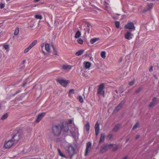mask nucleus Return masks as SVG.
I'll use <instances>...</instances> for the list:
<instances>
[{"label":"nucleus","mask_w":159,"mask_h":159,"mask_svg":"<svg viewBox=\"0 0 159 159\" xmlns=\"http://www.w3.org/2000/svg\"><path fill=\"white\" fill-rule=\"evenodd\" d=\"M52 132L55 136L59 135L61 132V125L60 124L53 125L52 127Z\"/></svg>","instance_id":"f257e3e1"},{"label":"nucleus","mask_w":159,"mask_h":159,"mask_svg":"<svg viewBox=\"0 0 159 159\" xmlns=\"http://www.w3.org/2000/svg\"><path fill=\"white\" fill-rule=\"evenodd\" d=\"M22 133L20 129L17 130L13 133L12 136V139L15 142H17L21 137Z\"/></svg>","instance_id":"f03ea898"},{"label":"nucleus","mask_w":159,"mask_h":159,"mask_svg":"<svg viewBox=\"0 0 159 159\" xmlns=\"http://www.w3.org/2000/svg\"><path fill=\"white\" fill-rule=\"evenodd\" d=\"M66 153H68L69 156L71 157L74 153V147L70 145L68 146Z\"/></svg>","instance_id":"7ed1b4c3"},{"label":"nucleus","mask_w":159,"mask_h":159,"mask_svg":"<svg viewBox=\"0 0 159 159\" xmlns=\"http://www.w3.org/2000/svg\"><path fill=\"white\" fill-rule=\"evenodd\" d=\"M57 82L64 87H66L69 81L62 79H58L56 80Z\"/></svg>","instance_id":"20e7f679"},{"label":"nucleus","mask_w":159,"mask_h":159,"mask_svg":"<svg viewBox=\"0 0 159 159\" xmlns=\"http://www.w3.org/2000/svg\"><path fill=\"white\" fill-rule=\"evenodd\" d=\"M125 28L129 30V31H132V30H135V27L134 26V24L131 22H129L126 24L125 25Z\"/></svg>","instance_id":"39448f33"},{"label":"nucleus","mask_w":159,"mask_h":159,"mask_svg":"<svg viewBox=\"0 0 159 159\" xmlns=\"http://www.w3.org/2000/svg\"><path fill=\"white\" fill-rule=\"evenodd\" d=\"M15 143L12 140L5 142L4 144V147L6 148H10Z\"/></svg>","instance_id":"423d86ee"},{"label":"nucleus","mask_w":159,"mask_h":159,"mask_svg":"<svg viewBox=\"0 0 159 159\" xmlns=\"http://www.w3.org/2000/svg\"><path fill=\"white\" fill-rule=\"evenodd\" d=\"M131 31H128L125 34L124 37L125 39L129 40L133 38L134 35L131 33Z\"/></svg>","instance_id":"0eeeda50"},{"label":"nucleus","mask_w":159,"mask_h":159,"mask_svg":"<svg viewBox=\"0 0 159 159\" xmlns=\"http://www.w3.org/2000/svg\"><path fill=\"white\" fill-rule=\"evenodd\" d=\"M61 125V131L67 132L69 130V125L67 123H63Z\"/></svg>","instance_id":"6e6552de"},{"label":"nucleus","mask_w":159,"mask_h":159,"mask_svg":"<svg viewBox=\"0 0 159 159\" xmlns=\"http://www.w3.org/2000/svg\"><path fill=\"white\" fill-rule=\"evenodd\" d=\"M113 145L112 144H106L100 150V152L101 153H103L106 151L109 148L112 146Z\"/></svg>","instance_id":"1a4fd4ad"},{"label":"nucleus","mask_w":159,"mask_h":159,"mask_svg":"<svg viewBox=\"0 0 159 159\" xmlns=\"http://www.w3.org/2000/svg\"><path fill=\"white\" fill-rule=\"evenodd\" d=\"M91 143L90 142H89L86 144V148L85 152L84 154L85 156H87L89 152L90 149L91 148Z\"/></svg>","instance_id":"9d476101"},{"label":"nucleus","mask_w":159,"mask_h":159,"mask_svg":"<svg viewBox=\"0 0 159 159\" xmlns=\"http://www.w3.org/2000/svg\"><path fill=\"white\" fill-rule=\"evenodd\" d=\"M104 88V85L103 84H101L100 85L98 91V93L100 95L103 94L104 91L103 89Z\"/></svg>","instance_id":"9b49d317"},{"label":"nucleus","mask_w":159,"mask_h":159,"mask_svg":"<svg viewBox=\"0 0 159 159\" xmlns=\"http://www.w3.org/2000/svg\"><path fill=\"white\" fill-rule=\"evenodd\" d=\"M45 113L43 112L39 114L37 116L35 121L37 122H39L42 119L43 117L45 116Z\"/></svg>","instance_id":"f8f14e48"},{"label":"nucleus","mask_w":159,"mask_h":159,"mask_svg":"<svg viewBox=\"0 0 159 159\" xmlns=\"http://www.w3.org/2000/svg\"><path fill=\"white\" fill-rule=\"evenodd\" d=\"M125 102L124 101H122L121 102L119 105L116 107L114 111L116 112L118 111L122 107L123 105L125 103Z\"/></svg>","instance_id":"ddd939ff"},{"label":"nucleus","mask_w":159,"mask_h":159,"mask_svg":"<svg viewBox=\"0 0 159 159\" xmlns=\"http://www.w3.org/2000/svg\"><path fill=\"white\" fill-rule=\"evenodd\" d=\"M95 130L96 135L97 136L99 134V124L98 121L95 125Z\"/></svg>","instance_id":"4468645a"},{"label":"nucleus","mask_w":159,"mask_h":159,"mask_svg":"<svg viewBox=\"0 0 159 159\" xmlns=\"http://www.w3.org/2000/svg\"><path fill=\"white\" fill-rule=\"evenodd\" d=\"M153 4L152 3H150L143 10L144 11H146L151 10L153 7Z\"/></svg>","instance_id":"2eb2a0df"},{"label":"nucleus","mask_w":159,"mask_h":159,"mask_svg":"<svg viewBox=\"0 0 159 159\" xmlns=\"http://www.w3.org/2000/svg\"><path fill=\"white\" fill-rule=\"evenodd\" d=\"M84 67L86 69L89 68L91 65V63L89 62L85 61L84 62Z\"/></svg>","instance_id":"dca6fc26"},{"label":"nucleus","mask_w":159,"mask_h":159,"mask_svg":"<svg viewBox=\"0 0 159 159\" xmlns=\"http://www.w3.org/2000/svg\"><path fill=\"white\" fill-rule=\"evenodd\" d=\"M121 125L120 124H118L116 125L113 129V131L114 132H116L119 129Z\"/></svg>","instance_id":"f3484780"},{"label":"nucleus","mask_w":159,"mask_h":159,"mask_svg":"<svg viewBox=\"0 0 159 159\" xmlns=\"http://www.w3.org/2000/svg\"><path fill=\"white\" fill-rule=\"evenodd\" d=\"M105 137V136L104 134H101L99 141V143H101L104 141Z\"/></svg>","instance_id":"a211bd4d"},{"label":"nucleus","mask_w":159,"mask_h":159,"mask_svg":"<svg viewBox=\"0 0 159 159\" xmlns=\"http://www.w3.org/2000/svg\"><path fill=\"white\" fill-rule=\"evenodd\" d=\"M45 50L48 52H51V49L49 44L46 43L45 45Z\"/></svg>","instance_id":"6ab92c4d"},{"label":"nucleus","mask_w":159,"mask_h":159,"mask_svg":"<svg viewBox=\"0 0 159 159\" xmlns=\"http://www.w3.org/2000/svg\"><path fill=\"white\" fill-rule=\"evenodd\" d=\"M52 47L53 49V54L56 56H58V52L56 48L55 47L54 45H53Z\"/></svg>","instance_id":"aec40b11"},{"label":"nucleus","mask_w":159,"mask_h":159,"mask_svg":"<svg viewBox=\"0 0 159 159\" xmlns=\"http://www.w3.org/2000/svg\"><path fill=\"white\" fill-rule=\"evenodd\" d=\"M84 128L87 131H89L90 129V125L89 122H87L86 123L85 125Z\"/></svg>","instance_id":"412c9836"},{"label":"nucleus","mask_w":159,"mask_h":159,"mask_svg":"<svg viewBox=\"0 0 159 159\" xmlns=\"http://www.w3.org/2000/svg\"><path fill=\"white\" fill-rule=\"evenodd\" d=\"M84 51V50H80L78 51L77 52L75 53V54L76 56H80V55H82Z\"/></svg>","instance_id":"4be33fe9"},{"label":"nucleus","mask_w":159,"mask_h":159,"mask_svg":"<svg viewBox=\"0 0 159 159\" xmlns=\"http://www.w3.org/2000/svg\"><path fill=\"white\" fill-rule=\"evenodd\" d=\"M62 68L64 70H69L71 69L70 66L68 65H64L62 66Z\"/></svg>","instance_id":"5701e85b"},{"label":"nucleus","mask_w":159,"mask_h":159,"mask_svg":"<svg viewBox=\"0 0 159 159\" xmlns=\"http://www.w3.org/2000/svg\"><path fill=\"white\" fill-rule=\"evenodd\" d=\"M57 150L58 151V154L60 156L62 157L66 158V156L62 154V153L61 152L60 149L59 148H57Z\"/></svg>","instance_id":"b1692460"},{"label":"nucleus","mask_w":159,"mask_h":159,"mask_svg":"<svg viewBox=\"0 0 159 159\" xmlns=\"http://www.w3.org/2000/svg\"><path fill=\"white\" fill-rule=\"evenodd\" d=\"M157 102H152L148 105L149 108H151L154 107L156 104Z\"/></svg>","instance_id":"393cba45"},{"label":"nucleus","mask_w":159,"mask_h":159,"mask_svg":"<svg viewBox=\"0 0 159 159\" xmlns=\"http://www.w3.org/2000/svg\"><path fill=\"white\" fill-rule=\"evenodd\" d=\"M37 42V40H34L30 44L29 46L30 47V48H32L33 47H34L36 44Z\"/></svg>","instance_id":"a878e982"},{"label":"nucleus","mask_w":159,"mask_h":159,"mask_svg":"<svg viewBox=\"0 0 159 159\" xmlns=\"http://www.w3.org/2000/svg\"><path fill=\"white\" fill-rule=\"evenodd\" d=\"M98 40V38H94L90 40V42L91 44H93L97 41Z\"/></svg>","instance_id":"bb28decb"},{"label":"nucleus","mask_w":159,"mask_h":159,"mask_svg":"<svg viewBox=\"0 0 159 159\" xmlns=\"http://www.w3.org/2000/svg\"><path fill=\"white\" fill-rule=\"evenodd\" d=\"M81 35V33L79 31H78L76 33L75 35V38H77L79 37Z\"/></svg>","instance_id":"cd10ccee"},{"label":"nucleus","mask_w":159,"mask_h":159,"mask_svg":"<svg viewBox=\"0 0 159 159\" xmlns=\"http://www.w3.org/2000/svg\"><path fill=\"white\" fill-rule=\"evenodd\" d=\"M139 126V123L138 122L136 123L134 125L132 129H134L138 128Z\"/></svg>","instance_id":"c85d7f7f"},{"label":"nucleus","mask_w":159,"mask_h":159,"mask_svg":"<svg viewBox=\"0 0 159 159\" xmlns=\"http://www.w3.org/2000/svg\"><path fill=\"white\" fill-rule=\"evenodd\" d=\"M8 115L7 113H6L5 114L2 115V117L1 118V120H4L6 119L8 117Z\"/></svg>","instance_id":"c756f323"},{"label":"nucleus","mask_w":159,"mask_h":159,"mask_svg":"<svg viewBox=\"0 0 159 159\" xmlns=\"http://www.w3.org/2000/svg\"><path fill=\"white\" fill-rule=\"evenodd\" d=\"M101 57L103 59L106 58V52L105 51H102L101 53Z\"/></svg>","instance_id":"7c9ffc66"},{"label":"nucleus","mask_w":159,"mask_h":159,"mask_svg":"<svg viewBox=\"0 0 159 159\" xmlns=\"http://www.w3.org/2000/svg\"><path fill=\"white\" fill-rule=\"evenodd\" d=\"M31 48H30V47L29 46L28 48L25 49L24 51V53H27Z\"/></svg>","instance_id":"2f4dec72"},{"label":"nucleus","mask_w":159,"mask_h":159,"mask_svg":"<svg viewBox=\"0 0 159 159\" xmlns=\"http://www.w3.org/2000/svg\"><path fill=\"white\" fill-rule=\"evenodd\" d=\"M19 32V29L18 28H17L16 29L14 33V34L15 35H17Z\"/></svg>","instance_id":"473e14b6"},{"label":"nucleus","mask_w":159,"mask_h":159,"mask_svg":"<svg viewBox=\"0 0 159 159\" xmlns=\"http://www.w3.org/2000/svg\"><path fill=\"white\" fill-rule=\"evenodd\" d=\"M35 17L37 19H41L42 18V16L39 15H35Z\"/></svg>","instance_id":"72a5a7b5"},{"label":"nucleus","mask_w":159,"mask_h":159,"mask_svg":"<svg viewBox=\"0 0 159 159\" xmlns=\"http://www.w3.org/2000/svg\"><path fill=\"white\" fill-rule=\"evenodd\" d=\"M78 99H79V101L80 102L82 103L83 102V97L82 96H79Z\"/></svg>","instance_id":"f704fd0d"},{"label":"nucleus","mask_w":159,"mask_h":159,"mask_svg":"<svg viewBox=\"0 0 159 159\" xmlns=\"http://www.w3.org/2000/svg\"><path fill=\"white\" fill-rule=\"evenodd\" d=\"M134 83H135V80H133L132 81L130 82L129 83V85L130 86H132L134 84Z\"/></svg>","instance_id":"c9c22d12"},{"label":"nucleus","mask_w":159,"mask_h":159,"mask_svg":"<svg viewBox=\"0 0 159 159\" xmlns=\"http://www.w3.org/2000/svg\"><path fill=\"white\" fill-rule=\"evenodd\" d=\"M74 89H71L69 91V95L70 96L71 95L74 93Z\"/></svg>","instance_id":"e433bc0d"},{"label":"nucleus","mask_w":159,"mask_h":159,"mask_svg":"<svg viewBox=\"0 0 159 159\" xmlns=\"http://www.w3.org/2000/svg\"><path fill=\"white\" fill-rule=\"evenodd\" d=\"M115 25L116 28H119L120 25V23L118 21H116L115 22Z\"/></svg>","instance_id":"4c0bfd02"},{"label":"nucleus","mask_w":159,"mask_h":159,"mask_svg":"<svg viewBox=\"0 0 159 159\" xmlns=\"http://www.w3.org/2000/svg\"><path fill=\"white\" fill-rule=\"evenodd\" d=\"M78 42L80 44H82L83 43V41L82 39H80L78 40Z\"/></svg>","instance_id":"58836bf2"},{"label":"nucleus","mask_w":159,"mask_h":159,"mask_svg":"<svg viewBox=\"0 0 159 159\" xmlns=\"http://www.w3.org/2000/svg\"><path fill=\"white\" fill-rule=\"evenodd\" d=\"M4 48L6 50H7L9 48V46L8 45H5L3 46Z\"/></svg>","instance_id":"ea45409f"},{"label":"nucleus","mask_w":159,"mask_h":159,"mask_svg":"<svg viewBox=\"0 0 159 159\" xmlns=\"http://www.w3.org/2000/svg\"><path fill=\"white\" fill-rule=\"evenodd\" d=\"M5 7V4H2V3H1L0 4V7L2 9L3 8Z\"/></svg>","instance_id":"a19ab883"},{"label":"nucleus","mask_w":159,"mask_h":159,"mask_svg":"<svg viewBox=\"0 0 159 159\" xmlns=\"http://www.w3.org/2000/svg\"><path fill=\"white\" fill-rule=\"evenodd\" d=\"M157 99L156 98L154 97L153 98L152 100V102H156V100Z\"/></svg>","instance_id":"79ce46f5"},{"label":"nucleus","mask_w":159,"mask_h":159,"mask_svg":"<svg viewBox=\"0 0 159 159\" xmlns=\"http://www.w3.org/2000/svg\"><path fill=\"white\" fill-rule=\"evenodd\" d=\"M141 89L140 88H139L136 91V93H138L141 90Z\"/></svg>","instance_id":"37998d69"},{"label":"nucleus","mask_w":159,"mask_h":159,"mask_svg":"<svg viewBox=\"0 0 159 159\" xmlns=\"http://www.w3.org/2000/svg\"><path fill=\"white\" fill-rule=\"evenodd\" d=\"M112 137V134H109L108 136V137L109 138V139H111Z\"/></svg>","instance_id":"c03bdc74"},{"label":"nucleus","mask_w":159,"mask_h":159,"mask_svg":"<svg viewBox=\"0 0 159 159\" xmlns=\"http://www.w3.org/2000/svg\"><path fill=\"white\" fill-rule=\"evenodd\" d=\"M72 122H73V121L72 120H69V121H68V123L69 124H71L72 123Z\"/></svg>","instance_id":"a18cd8bd"},{"label":"nucleus","mask_w":159,"mask_h":159,"mask_svg":"<svg viewBox=\"0 0 159 159\" xmlns=\"http://www.w3.org/2000/svg\"><path fill=\"white\" fill-rule=\"evenodd\" d=\"M153 70V67L152 66L149 69V71H152Z\"/></svg>","instance_id":"49530a36"},{"label":"nucleus","mask_w":159,"mask_h":159,"mask_svg":"<svg viewBox=\"0 0 159 159\" xmlns=\"http://www.w3.org/2000/svg\"><path fill=\"white\" fill-rule=\"evenodd\" d=\"M139 137H140L139 135H137L135 139H138Z\"/></svg>","instance_id":"de8ad7c7"},{"label":"nucleus","mask_w":159,"mask_h":159,"mask_svg":"<svg viewBox=\"0 0 159 159\" xmlns=\"http://www.w3.org/2000/svg\"><path fill=\"white\" fill-rule=\"evenodd\" d=\"M87 26L88 27H89L90 26H91V25L89 23H87Z\"/></svg>","instance_id":"09e8293b"},{"label":"nucleus","mask_w":159,"mask_h":159,"mask_svg":"<svg viewBox=\"0 0 159 159\" xmlns=\"http://www.w3.org/2000/svg\"><path fill=\"white\" fill-rule=\"evenodd\" d=\"M44 43H42L41 44V46L42 48H43V47H44Z\"/></svg>","instance_id":"8fccbe9b"},{"label":"nucleus","mask_w":159,"mask_h":159,"mask_svg":"<svg viewBox=\"0 0 159 159\" xmlns=\"http://www.w3.org/2000/svg\"><path fill=\"white\" fill-rule=\"evenodd\" d=\"M39 0H34V2H38L39 1Z\"/></svg>","instance_id":"3c124183"},{"label":"nucleus","mask_w":159,"mask_h":159,"mask_svg":"<svg viewBox=\"0 0 159 159\" xmlns=\"http://www.w3.org/2000/svg\"><path fill=\"white\" fill-rule=\"evenodd\" d=\"M117 148H118V147H116L114 148V149L113 150H117Z\"/></svg>","instance_id":"603ef678"},{"label":"nucleus","mask_w":159,"mask_h":159,"mask_svg":"<svg viewBox=\"0 0 159 159\" xmlns=\"http://www.w3.org/2000/svg\"><path fill=\"white\" fill-rule=\"evenodd\" d=\"M87 31H88V33H89V31H90V29L89 28H88V30H87Z\"/></svg>","instance_id":"864d4df0"},{"label":"nucleus","mask_w":159,"mask_h":159,"mask_svg":"<svg viewBox=\"0 0 159 159\" xmlns=\"http://www.w3.org/2000/svg\"><path fill=\"white\" fill-rule=\"evenodd\" d=\"M127 157H125L122 159H127Z\"/></svg>","instance_id":"5fc2aeb1"},{"label":"nucleus","mask_w":159,"mask_h":159,"mask_svg":"<svg viewBox=\"0 0 159 159\" xmlns=\"http://www.w3.org/2000/svg\"><path fill=\"white\" fill-rule=\"evenodd\" d=\"M85 77L86 78V79H88L89 78V76H86Z\"/></svg>","instance_id":"6e6d98bb"},{"label":"nucleus","mask_w":159,"mask_h":159,"mask_svg":"<svg viewBox=\"0 0 159 159\" xmlns=\"http://www.w3.org/2000/svg\"><path fill=\"white\" fill-rule=\"evenodd\" d=\"M26 84V83L23 84V86H24Z\"/></svg>","instance_id":"4d7b16f0"},{"label":"nucleus","mask_w":159,"mask_h":159,"mask_svg":"<svg viewBox=\"0 0 159 159\" xmlns=\"http://www.w3.org/2000/svg\"><path fill=\"white\" fill-rule=\"evenodd\" d=\"M129 140V139H127L126 140V142H127Z\"/></svg>","instance_id":"13d9d810"},{"label":"nucleus","mask_w":159,"mask_h":159,"mask_svg":"<svg viewBox=\"0 0 159 159\" xmlns=\"http://www.w3.org/2000/svg\"><path fill=\"white\" fill-rule=\"evenodd\" d=\"M43 53L44 54V53H45V52L44 51H43Z\"/></svg>","instance_id":"bf43d9fd"},{"label":"nucleus","mask_w":159,"mask_h":159,"mask_svg":"<svg viewBox=\"0 0 159 159\" xmlns=\"http://www.w3.org/2000/svg\"><path fill=\"white\" fill-rule=\"evenodd\" d=\"M6 0V1H7V2H8V1H10V0Z\"/></svg>","instance_id":"052dcab7"},{"label":"nucleus","mask_w":159,"mask_h":159,"mask_svg":"<svg viewBox=\"0 0 159 159\" xmlns=\"http://www.w3.org/2000/svg\"><path fill=\"white\" fill-rule=\"evenodd\" d=\"M122 60V58H121V59H120V61H121Z\"/></svg>","instance_id":"680f3d73"},{"label":"nucleus","mask_w":159,"mask_h":159,"mask_svg":"<svg viewBox=\"0 0 159 159\" xmlns=\"http://www.w3.org/2000/svg\"><path fill=\"white\" fill-rule=\"evenodd\" d=\"M92 58V57H90V60H91Z\"/></svg>","instance_id":"e2e57ef3"},{"label":"nucleus","mask_w":159,"mask_h":159,"mask_svg":"<svg viewBox=\"0 0 159 159\" xmlns=\"http://www.w3.org/2000/svg\"><path fill=\"white\" fill-rule=\"evenodd\" d=\"M1 35H2V34H0V36H1Z\"/></svg>","instance_id":"0e129e2a"}]
</instances>
